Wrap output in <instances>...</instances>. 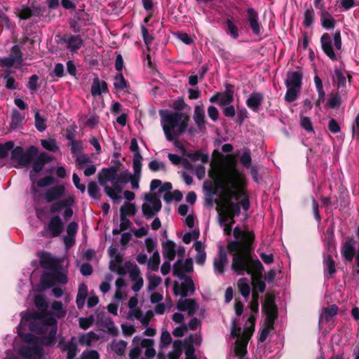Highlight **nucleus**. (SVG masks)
<instances>
[{"label": "nucleus", "mask_w": 359, "mask_h": 359, "mask_svg": "<svg viewBox=\"0 0 359 359\" xmlns=\"http://www.w3.org/2000/svg\"><path fill=\"white\" fill-rule=\"evenodd\" d=\"M34 304L40 313L22 312L18 327L19 335L27 343L20 349V354L27 359L40 358L43 354L42 346L52 345L57 333L56 319L46 313L48 304L45 297L36 295Z\"/></svg>", "instance_id": "nucleus-1"}, {"label": "nucleus", "mask_w": 359, "mask_h": 359, "mask_svg": "<svg viewBox=\"0 0 359 359\" xmlns=\"http://www.w3.org/2000/svg\"><path fill=\"white\" fill-rule=\"evenodd\" d=\"M210 175L220 183L222 193L217 203L219 221L224 233L229 235L233 217L240 212V205L245 210L249 209L250 201L244 190L245 178L233 163L223 167L219 174Z\"/></svg>", "instance_id": "nucleus-2"}, {"label": "nucleus", "mask_w": 359, "mask_h": 359, "mask_svg": "<svg viewBox=\"0 0 359 359\" xmlns=\"http://www.w3.org/2000/svg\"><path fill=\"white\" fill-rule=\"evenodd\" d=\"M233 232L234 240L229 242L227 245L229 252L233 255L231 269L238 275L247 273L251 276L252 285L254 286L252 294L263 292L266 287L264 282L255 278V273H260L263 270V266L258 259L252 256L251 245L254 235L252 232L242 231L238 227H236Z\"/></svg>", "instance_id": "nucleus-3"}, {"label": "nucleus", "mask_w": 359, "mask_h": 359, "mask_svg": "<svg viewBox=\"0 0 359 359\" xmlns=\"http://www.w3.org/2000/svg\"><path fill=\"white\" fill-rule=\"evenodd\" d=\"M130 149L134 153L133 159V174L128 170L117 172L114 168H104L98 175L100 184L104 187L106 194L115 203L121 201V194L123 184L130 182L133 189H139L141 178L142 157L139 151L137 142L133 139L130 142Z\"/></svg>", "instance_id": "nucleus-4"}, {"label": "nucleus", "mask_w": 359, "mask_h": 359, "mask_svg": "<svg viewBox=\"0 0 359 359\" xmlns=\"http://www.w3.org/2000/svg\"><path fill=\"white\" fill-rule=\"evenodd\" d=\"M161 124L168 141H172L184 133L187 128L189 116L180 111H159Z\"/></svg>", "instance_id": "nucleus-5"}, {"label": "nucleus", "mask_w": 359, "mask_h": 359, "mask_svg": "<svg viewBox=\"0 0 359 359\" xmlns=\"http://www.w3.org/2000/svg\"><path fill=\"white\" fill-rule=\"evenodd\" d=\"M38 256L41 266L50 269L41 278L40 283L43 289L51 287L57 283L65 284L67 282L66 273L55 267L56 259L55 257L50 253L43 251L39 252Z\"/></svg>", "instance_id": "nucleus-6"}, {"label": "nucleus", "mask_w": 359, "mask_h": 359, "mask_svg": "<svg viewBox=\"0 0 359 359\" xmlns=\"http://www.w3.org/2000/svg\"><path fill=\"white\" fill-rule=\"evenodd\" d=\"M255 317L250 316L246 321L243 329L237 327L236 320L232 322L231 337L236 339L234 343V353L238 359H248L245 357L247 346L255 329Z\"/></svg>", "instance_id": "nucleus-7"}, {"label": "nucleus", "mask_w": 359, "mask_h": 359, "mask_svg": "<svg viewBox=\"0 0 359 359\" xmlns=\"http://www.w3.org/2000/svg\"><path fill=\"white\" fill-rule=\"evenodd\" d=\"M133 346L130 351V359H153L156 355L154 342L152 339L135 337L133 339Z\"/></svg>", "instance_id": "nucleus-8"}, {"label": "nucleus", "mask_w": 359, "mask_h": 359, "mask_svg": "<svg viewBox=\"0 0 359 359\" xmlns=\"http://www.w3.org/2000/svg\"><path fill=\"white\" fill-rule=\"evenodd\" d=\"M38 149L32 146L27 150H24L21 147H16L12 151L11 161L17 163L20 166H27L37 156Z\"/></svg>", "instance_id": "nucleus-9"}, {"label": "nucleus", "mask_w": 359, "mask_h": 359, "mask_svg": "<svg viewBox=\"0 0 359 359\" xmlns=\"http://www.w3.org/2000/svg\"><path fill=\"white\" fill-rule=\"evenodd\" d=\"M137 303L138 301L136 297L130 299L128 302L130 311L127 313V318L131 320H137L143 326H146L148 325L153 313L151 311H148L146 313H142L140 309L137 308Z\"/></svg>", "instance_id": "nucleus-10"}, {"label": "nucleus", "mask_w": 359, "mask_h": 359, "mask_svg": "<svg viewBox=\"0 0 359 359\" xmlns=\"http://www.w3.org/2000/svg\"><path fill=\"white\" fill-rule=\"evenodd\" d=\"M74 203V196L69 195L63 200L53 203L50 208V211L52 213L60 212L63 208V217L65 219H69L73 215V210L72 206Z\"/></svg>", "instance_id": "nucleus-11"}, {"label": "nucleus", "mask_w": 359, "mask_h": 359, "mask_svg": "<svg viewBox=\"0 0 359 359\" xmlns=\"http://www.w3.org/2000/svg\"><path fill=\"white\" fill-rule=\"evenodd\" d=\"M144 198L145 202L142 205V211L145 216L151 217L161 210V202L156 196L150 194H146Z\"/></svg>", "instance_id": "nucleus-12"}, {"label": "nucleus", "mask_w": 359, "mask_h": 359, "mask_svg": "<svg viewBox=\"0 0 359 359\" xmlns=\"http://www.w3.org/2000/svg\"><path fill=\"white\" fill-rule=\"evenodd\" d=\"M125 268L133 282L132 289L134 292H138L143 286V278L140 276V271L138 266L133 263L126 262Z\"/></svg>", "instance_id": "nucleus-13"}, {"label": "nucleus", "mask_w": 359, "mask_h": 359, "mask_svg": "<svg viewBox=\"0 0 359 359\" xmlns=\"http://www.w3.org/2000/svg\"><path fill=\"white\" fill-rule=\"evenodd\" d=\"M185 252V250L182 246H178L171 241H167L163 243V257L168 261H172L175 255L182 257Z\"/></svg>", "instance_id": "nucleus-14"}, {"label": "nucleus", "mask_w": 359, "mask_h": 359, "mask_svg": "<svg viewBox=\"0 0 359 359\" xmlns=\"http://www.w3.org/2000/svg\"><path fill=\"white\" fill-rule=\"evenodd\" d=\"M109 254L111 257L109 269L111 271L118 273L120 276L125 274L126 271L125 266H122V257L117 252L114 247L111 246L108 250Z\"/></svg>", "instance_id": "nucleus-15"}, {"label": "nucleus", "mask_w": 359, "mask_h": 359, "mask_svg": "<svg viewBox=\"0 0 359 359\" xmlns=\"http://www.w3.org/2000/svg\"><path fill=\"white\" fill-rule=\"evenodd\" d=\"M234 87L232 85L226 84L225 91L217 93L210 98V102H218L220 105L230 104L233 100Z\"/></svg>", "instance_id": "nucleus-16"}, {"label": "nucleus", "mask_w": 359, "mask_h": 359, "mask_svg": "<svg viewBox=\"0 0 359 359\" xmlns=\"http://www.w3.org/2000/svg\"><path fill=\"white\" fill-rule=\"evenodd\" d=\"M60 41L71 53L77 52L83 44V41L79 35L65 34L61 38Z\"/></svg>", "instance_id": "nucleus-17"}, {"label": "nucleus", "mask_w": 359, "mask_h": 359, "mask_svg": "<svg viewBox=\"0 0 359 359\" xmlns=\"http://www.w3.org/2000/svg\"><path fill=\"white\" fill-rule=\"evenodd\" d=\"M177 138L178 137H175V139L174 140H172V142H173L175 147L176 148H177L178 149H180L185 155L184 149L183 146L182 145V144L177 140ZM186 156L187 158H189L192 162H196V161H200L203 163H206L208 162V160H209V157H208V154L201 153L198 151L189 152V153L186 154Z\"/></svg>", "instance_id": "nucleus-18"}, {"label": "nucleus", "mask_w": 359, "mask_h": 359, "mask_svg": "<svg viewBox=\"0 0 359 359\" xmlns=\"http://www.w3.org/2000/svg\"><path fill=\"white\" fill-rule=\"evenodd\" d=\"M63 231V224L59 216L53 217L48 224L46 231L50 237L58 236Z\"/></svg>", "instance_id": "nucleus-19"}, {"label": "nucleus", "mask_w": 359, "mask_h": 359, "mask_svg": "<svg viewBox=\"0 0 359 359\" xmlns=\"http://www.w3.org/2000/svg\"><path fill=\"white\" fill-rule=\"evenodd\" d=\"M193 271V261L187 259L184 262L178 260L173 266V275L177 277H182L185 273H190Z\"/></svg>", "instance_id": "nucleus-20"}, {"label": "nucleus", "mask_w": 359, "mask_h": 359, "mask_svg": "<svg viewBox=\"0 0 359 359\" xmlns=\"http://www.w3.org/2000/svg\"><path fill=\"white\" fill-rule=\"evenodd\" d=\"M97 325L100 326V330L103 332H107L111 335H117L118 329L115 326L114 322L107 316L102 315L98 316Z\"/></svg>", "instance_id": "nucleus-21"}, {"label": "nucleus", "mask_w": 359, "mask_h": 359, "mask_svg": "<svg viewBox=\"0 0 359 359\" xmlns=\"http://www.w3.org/2000/svg\"><path fill=\"white\" fill-rule=\"evenodd\" d=\"M194 283L191 278L187 277L184 279L181 285H175L174 287V292L176 295H180L185 297L189 293L194 292Z\"/></svg>", "instance_id": "nucleus-22"}, {"label": "nucleus", "mask_w": 359, "mask_h": 359, "mask_svg": "<svg viewBox=\"0 0 359 359\" xmlns=\"http://www.w3.org/2000/svg\"><path fill=\"white\" fill-rule=\"evenodd\" d=\"M177 308L180 311L186 312L190 316L196 313L198 305L193 299H182L178 301Z\"/></svg>", "instance_id": "nucleus-23"}, {"label": "nucleus", "mask_w": 359, "mask_h": 359, "mask_svg": "<svg viewBox=\"0 0 359 359\" xmlns=\"http://www.w3.org/2000/svg\"><path fill=\"white\" fill-rule=\"evenodd\" d=\"M258 13L254 8H250L247 10L246 20L248 22L254 34L259 35L261 32V25L258 22Z\"/></svg>", "instance_id": "nucleus-24"}, {"label": "nucleus", "mask_w": 359, "mask_h": 359, "mask_svg": "<svg viewBox=\"0 0 359 359\" xmlns=\"http://www.w3.org/2000/svg\"><path fill=\"white\" fill-rule=\"evenodd\" d=\"M321 46L323 52L332 60H337V55L332 48V38L328 33H325L322 35L320 39Z\"/></svg>", "instance_id": "nucleus-25"}, {"label": "nucleus", "mask_w": 359, "mask_h": 359, "mask_svg": "<svg viewBox=\"0 0 359 359\" xmlns=\"http://www.w3.org/2000/svg\"><path fill=\"white\" fill-rule=\"evenodd\" d=\"M228 262L226 252L223 247L219 248V255L214 260V270L216 273H224V268Z\"/></svg>", "instance_id": "nucleus-26"}, {"label": "nucleus", "mask_w": 359, "mask_h": 359, "mask_svg": "<svg viewBox=\"0 0 359 359\" xmlns=\"http://www.w3.org/2000/svg\"><path fill=\"white\" fill-rule=\"evenodd\" d=\"M65 191V187L63 185H56L48 189L45 195L44 198L47 202H52L60 198Z\"/></svg>", "instance_id": "nucleus-27"}, {"label": "nucleus", "mask_w": 359, "mask_h": 359, "mask_svg": "<svg viewBox=\"0 0 359 359\" xmlns=\"http://www.w3.org/2000/svg\"><path fill=\"white\" fill-rule=\"evenodd\" d=\"M263 309L266 314L269 324H270V325H273L277 314V308L273 300L271 299H267L263 305Z\"/></svg>", "instance_id": "nucleus-28"}, {"label": "nucleus", "mask_w": 359, "mask_h": 359, "mask_svg": "<svg viewBox=\"0 0 359 359\" xmlns=\"http://www.w3.org/2000/svg\"><path fill=\"white\" fill-rule=\"evenodd\" d=\"M59 346L62 351H67V359H73L77 353V344L76 337H72L70 341L63 344L60 341Z\"/></svg>", "instance_id": "nucleus-29"}, {"label": "nucleus", "mask_w": 359, "mask_h": 359, "mask_svg": "<svg viewBox=\"0 0 359 359\" xmlns=\"http://www.w3.org/2000/svg\"><path fill=\"white\" fill-rule=\"evenodd\" d=\"M302 76V74L299 71L289 72L285 81L286 86L301 88Z\"/></svg>", "instance_id": "nucleus-30"}, {"label": "nucleus", "mask_w": 359, "mask_h": 359, "mask_svg": "<svg viewBox=\"0 0 359 359\" xmlns=\"http://www.w3.org/2000/svg\"><path fill=\"white\" fill-rule=\"evenodd\" d=\"M122 276H121L116 280V292L114 298L118 302L122 301L127 296V285Z\"/></svg>", "instance_id": "nucleus-31"}, {"label": "nucleus", "mask_w": 359, "mask_h": 359, "mask_svg": "<svg viewBox=\"0 0 359 359\" xmlns=\"http://www.w3.org/2000/svg\"><path fill=\"white\" fill-rule=\"evenodd\" d=\"M108 92L107 85L104 81L100 80L97 76L93 79L91 86V94L96 97Z\"/></svg>", "instance_id": "nucleus-32"}, {"label": "nucleus", "mask_w": 359, "mask_h": 359, "mask_svg": "<svg viewBox=\"0 0 359 359\" xmlns=\"http://www.w3.org/2000/svg\"><path fill=\"white\" fill-rule=\"evenodd\" d=\"M355 241L353 238H348L343 244L341 253L346 260L351 261L355 254Z\"/></svg>", "instance_id": "nucleus-33"}, {"label": "nucleus", "mask_w": 359, "mask_h": 359, "mask_svg": "<svg viewBox=\"0 0 359 359\" xmlns=\"http://www.w3.org/2000/svg\"><path fill=\"white\" fill-rule=\"evenodd\" d=\"M100 339V336L93 332L83 333L79 337V343L82 346H90Z\"/></svg>", "instance_id": "nucleus-34"}, {"label": "nucleus", "mask_w": 359, "mask_h": 359, "mask_svg": "<svg viewBox=\"0 0 359 359\" xmlns=\"http://www.w3.org/2000/svg\"><path fill=\"white\" fill-rule=\"evenodd\" d=\"M51 160L50 156L45 153L42 152L39 154L35 159L33 164V171L38 173L41 172L44 166V165Z\"/></svg>", "instance_id": "nucleus-35"}, {"label": "nucleus", "mask_w": 359, "mask_h": 359, "mask_svg": "<svg viewBox=\"0 0 359 359\" xmlns=\"http://www.w3.org/2000/svg\"><path fill=\"white\" fill-rule=\"evenodd\" d=\"M263 100V95L259 93H252L246 101L247 106L256 111L259 108Z\"/></svg>", "instance_id": "nucleus-36"}, {"label": "nucleus", "mask_w": 359, "mask_h": 359, "mask_svg": "<svg viewBox=\"0 0 359 359\" xmlns=\"http://www.w3.org/2000/svg\"><path fill=\"white\" fill-rule=\"evenodd\" d=\"M88 295V287L85 283H81L79 285L78 292L76 295V305L78 309H82L86 303Z\"/></svg>", "instance_id": "nucleus-37"}, {"label": "nucleus", "mask_w": 359, "mask_h": 359, "mask_svg": "<svg viewBox=\"0 0 359 359\" xmlns=\"http://www.w3.org/2000/svg\"><path fill=\"white\" fill-rule=\"evenodd\" d=\"M252 281L247 278H241L238 280L237 285L241 294L245 298L250 296L251 291Z\"/></svg>", "instance_id": "nucleus-38"}, {"label": "nucleus", "mask_w": 359, "mask_h": 359, "mask_svg": "<svg viewBox=\"0 0 359 359\" xmlns=\"http://www.w3.org/2000/svg\"><path fill=\"white\" fill-rule=\"evenodd\" d=\"M320 21L322 26L326 29H331L334 28L335 25L334 19L325 8L321 11Z\"/></svg>", "instance_id": "nucleus-39"}, {"label": "nucleus", "mask_w": 359, "mask_h": 359, "mask_svg": "<svg viewBox=\"0 0 359 359\" xmlns=\"http://www.w3.org/2000/svg\"><path fill=\"white\" fill-rule=\"evenodd\" d=\"M194 247L197 252L196 255V264L199 265L203 264L206 259L204 245L201 241H197L194 243Z\"/></svg>", "instance_id": "nucleus-40"}, {"label": "nucleus", "mask_w": 359, "mask_h": 359, "mask_svg": "<svg viewBox=\"0 0 359 359\" xmlns=\"http://www.w3.org/2000/svg\"><path fill=\"white\" fill-rule=\"evenodd\" d=\"M51 316H54L55 318H60L64 317L67 313V310L63 307L62 303L59 301H54L51 304Z\"/></svg>", "instance_id": "nucleus-41"}, {"label": "nucleus", "mask_w": 359, "mask_h": 359, "mask_svg": "<svg viewBox=\"0 0 359 359\" xmlns=\"http://www.w3.org/2000/svg\"><path fill=\"white\" fill-rule=\"evenodd\" d=\"M338 308L336 305H331L323 309L320 316V322L329 321L337 313Z\"/></svg>", "instance_id": "nucleus-42"}, {"label": "nucleus", "mask_w": 359, "mask_h": 359, "mask_svg": "<svg viewBox=\"0 0 359 359\" xmlns=\"http://www.w3.org/2000/svg\"><path fill=\"white\" fill-rule=\"evenodd\" d=\"M126 346L127 343L123 340H114L110 344V348L111 350L118 355H123L125 353Z\"/></svg>", "instance_id": "nucleus-43"}, {"label": "nucleus", "mask_w": 359, "mask_h": 359, "mask_svg": "<svg viewBox=\"0 0 359 359\" xmlns=\"http://www.w3.org/2000/svg\"><path fill=\"white\" fill-rule=\"evenodd\" d=\"M25 118V116L20 113L17 109H13L12 111L11 126L13 128H18L22 124Z\"/></svg>", "instance_id": "nucleus-44"}, {"label": "nucleus", "mask_w": 359, "mask_h": 359, "mask_svg": "<svg viewBox=\"0 0 359 359\" xmlns=\"http://www.w3.org/2000/svg\"><path fill=\"white\" fill-rule=\"evenodd\" d=\"M194 119L195 123L201 127L205 123V111L203 106H196L194 109Z\"/></svg>", "instance_id": "nucleus-45"}, {"label": "nucleus", "mask_w": 359, "mask_h": 359, "mask_svg": "<svg viewBox=\"0 0 359 359\" xmlns=\"http://www.w3.org/2000/svg\"><path fill=\"white\" fill-rule=\"evenodd\" d=\"M15 13L21 20L29 19L32 15L31 9L25 6H19L15 8Z\"/></svg>", "instance_id": "nucleus-46"}, {"label": "nucleus", "mask_w": 359, "mask_h": 359, "mask_svg": "<svg viewBox=\"0 0 359 359\" xmlns=\"http://www.w3.org/2000/svg\"><path fill=\"white\" fill-rule=\"evenodd\" d=\"M315 12L312 8L306 9L304 13L303 25L305 27H311L314 22Z\"/></svg>", "instance_id": "nucleus-47"}, {"label": "nucleus", "mask_w": 359, "mask_h": 359, "mask_svg": "<svg viewBox=\"0 0 359 359\" xmlns=\"http://www.w3.org/2000/svg\"><path fill=\"white\" fill-rule=\"evenodd\" d=\"M41 143L44 149L50 151L55 152L59 150V147L55 139L48 138L41 140Z\"/></svg>", "instance_id": "nucleus-48"}, {"label": "nucleus", "mask_w": 359, "mask_h": 359, "mask_svg": "<svg viewBox=\"0 0 359 359\" xmlns=\"http://www.w3.org/2000/svg\"><path fill=\"white\" fill-rule=\"evenodd\" d=\"M90 162H91V160H90V157L85 154H83V153L78 154L75 156L76 165L79 169H81L82 168H83L85 165H88Z\"/></svg>", "instance_id": "nucleus-49"}, {"label": "nucleus", "mask_w": 359, "mask_h": 359, "mask_svg": "<svg viewBox=\"0 0 359 359\" xmlns=\"http://www.w3.org/2000/svg\"><path fill=\"white\" fill-rule=\"evenodd\" d=\"M324 269L330 276L335 272V264L331 255H327L324 258Z\"/></svg>", "instance_id": "nucleus-50"}, {"label": "nucleus", "mask_w": 359, "mask_h": 359, "mask_svg": "<svg viewBox=\"0 0 359 359\" xmlns=\"http://www.w3.org/2000/svg\"><path fill=\"white\" fill-rule=\"evenodd\" d=\"M159 264L160 255L159 253L156 251L148 261V268L151 271H156L158 269Z\"/></svg>", "instance_id": "nucleus-51"}, {"label": "nucleus", "mask_w": 359, "mask_h": 359, "mask_svg": "<svg viewBox=\"0 0 359 359\" xmlns=\"http://www.w3.org/2000/svg\"><path fill=\"white\" fill-rule=\"evenodd\" d=\"M14 149L13 142H7L5 144H0V158H4L8 156L9 153Z\"/></svg>", "instance_id": "nucleus-52"}, {"label": "nucleus", "mask_w": 359, "mask_h": 359, "mask_svg": "<svg viewBox=\"0 0 359 359\" xmlns=\"http://www.w3.org/2000/svg\"><path fill=\"white\" fill-rule=\"evenodd\" d=\"M333 81L337 83L338 87H342L346 83V77L339 69H335L333 74Z\"/></svg>", "instance_id": "nucleus-53"}, {"label": "nucleus", "mask_w": 359, "mask_h": 359, "mask_svg": "<svg viewBox=\"0 0 359 359\" xmlns=\"http://www.w3.org/2000/svg\"><path fill=\"white\" fill-rule=\"evenodd\" d=\"M227 33L234 39L239 36L238 29L231 20H226Z\"/></svg>", "instance_id": "nucleus-54"}, {"label": "nucleus", "mask_w": 359, "mask_h": 359, "mask_svg": "<svg viewBox=\"0 0 359 359\" xmlns=\"http://www.w3.org/2000/svg\"><path fill=\"white\" fill-rule=\"evenodd\" d=\"M182 198V194L179 190H175L173 192H165L163 196V199L167 203H170L173 200L179 201Z\"/></svg>", "instance_id": "nucleus-55"}, {"label": "nucleus", "mask_w": 359, "mask_h": 359, "mask_svg": "<svg viewBox=\"0 0 359 359\" xmlns=\"http://www.w3.org/2000/svg\"><path fill=\"white\" fill-rule=\"evenodd\" d=\"M186 168H191L194 170L196 176L199 179L202 180L205 175V168L203 165L200 164L194 167L191 164H187Z\"/></svg>", "instance_id": "nucleus-56"}, {"label": "nucleus", "mask_w": 359, "mask_h": 359, "mask_svg": "<svg viewBox=\"0 0 359 359\" xmlns=\"http://www.w3.org/2000/svg\"><path fill=\"white\" fill-rule=\"evenodd\" d=\"M148 280L147 289L149 291L155 290L161 283V278L156 275H149Z\"/></svg>", "instance_id": "nucleus-57"}, {"label": "nucleus", "mask_w": 359, "mask_h": 359, "mask_svg": "<svg viewBox=\"0 0 359 359\" xmlns=\"http://www.w3.org/2000/svg\"><path fill=\"white\" fill-rule=\"evenodd\" d=\"M287 90L285 97V100L289 102L294 101L297 99V95L301 88H296L294 87H287Z\"/></svg>", "instance_id": "nucleus-58"}, {"label": "nucleus", "mask_w": 359, "mask_h": 359, "mask_svg": "<svg viewBox=\"0 0 359 359\" xmlns=\"http://www.w3.org/2000/svg\"><path fill=\"white\" fill-rule=\"evenodd\" d=\"M35 126L36 129L40 131L43 132L46 130V126L45 123V119L40 115L39 111H36L35 113Z\"/></svg>", "instance_id": "nucleus-59"}, {"label": "nucleus", "mask_w": 359, "mask_h": 359, "mask_svg": "<svg viewBox=\"0 0 359 359\" xmlns=\"http://www.w3.org/2000/svg\"><path fill=\"white\" fill-rule=\"evenodd\" d=\"M114 86L116 89L123 90L126 87V81L122 74L118 73L114 78Z\"/></svg>", "instance_id": "nucleus-60"}, {"label": "nucleus", "mask_w": 359, "mask_h": 359, "mask_svg": "<svg viewBox=\"0 0 359 359\" xmlns=\"http://www.w3.org/2000/svg\"><path fill=\"white\" fill-rule=\"evenodd\" d=\"M121 215L124 216H130L135 215L136 212L135 206L132 203H126L120 209Z\"/></svg>", "instance_id": "nucleus-61"}, {"label": "nucleus", "mask_w": 359, "mask_h": 359, "mask_svg": "<svg viewBox=\"0 0 359 359\" xmlns=\"http://www.w3.org/2000/svg\"><path fill=\"white\" fill-rule=\"evenodd\" d=\"M10 57L13 58L18 64L21 63L22 53L18 46L15 45L11 48Z\"/></svg>", "instance_id": "nucleus-62"}, {"label": "nucleus", "mask_w": 359, "mask_h": 359, "mask_svg": "<svg viewBox=\"0 0 359 359\" xmlns=\"http://www.w3.org/2000/svg\"><path fill=\"white\" fill-rule=\"evenodd\" d=\"M88 191L91 197L94 198L99 197L100 189L96 182H91L88 184Z\"/></svg>", "instance_id": "nucleus-63"}, {"label": "nucleus", "mask_w": 359, "mask_h": 359, "mask_svg": "<svg viewBox=\"0 0 359 359\" xmlns=\"http://www.w3.org/2000/svg\"><path fill=\"white\" fill-rule=\"evenodd\" d=\"M94 321V316H90L87 318H80L79 319V326L83 330H86L91 326Z\"/></svg>", "instance_id": "nucleus-64"}]
</instances>
